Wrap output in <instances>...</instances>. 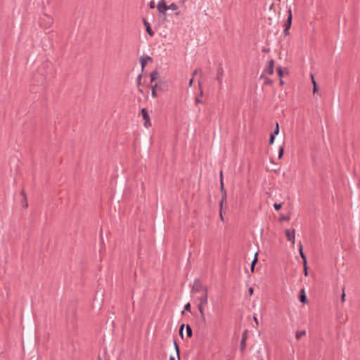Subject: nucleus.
<instances>
[{
	"label": "nucleus",
	"instance_id": "6e6552de",
	"mask_svg": "<svg viewBox=\"0 0 360 360\" xmlns=\"http://www.w3.org/2000/svg\"><path fill=\"white\" fill-rule=\"evenodd\" d=\"M285 236H286L287 240L288 241H290L292 244L295 243V229H292V230L286 229L285 230Z\"/></svg>",
	"mask_w": 360,
	"mask_h": 360
},
{
	"label": "nucleus",
	"instance_id": "39448f33",
	"mask_svg": "<svg viewBox=\"0 0 360 360\" xmlns=\"http://www.w3.org/2000/svg\"><path fill=\"white\" fill-rule=\"evenodd\" d=\"M202 285L200 279L199 278H195L193 283L192 285V292L198 293L202 291Z\"/></svg>",
	"mask_w": 360,
	"mask_h": 360
},
{
	"label": "nucleus",
	"instance_id": "0eeeda50",
	"mask_svg": "<svg viewBox=\"0 0 360 360\" xmlns=\"http://www.w3.org/2000/svg\"><path fill=\"white\" fill-rule=\"evenodd\" d=\"M223 76H224V68L222 65L220 64L217 70L216 75V80L218 82L219 86H221L223 82Z\"/></svg>",
	"mask_w": 360,
	"mask_h": 360
},
{
	"label": "nucleus",
	"instance_id": "4468645a",
	"mask_svg": "<svg viewBox=\"0 0 360 360\" xmlns=\"http://www.w3.org/2000/svg\"><path fill=\"white\" fill-rule=\"evenodd\" d=\"M311 79H312V84H313V93H314V94L317 93L319 96H321L319 92L318 84L315 81L313 75H311Z\"/></svg>",
	"mask_w": 360,
	"mask_h": 360
},
{
	"label": "nucleus",
	"instance_id": "de8ad7c7",
	"mask_svg": "<svg viewBox=\"0 0 360 360\" xmlns=\"http://www.w3.org/2000/svg\"><path fill=\"white\" fill-rule=\"evenodd\" d=\"M202 95H203V91H202V89H200V96H202Z\"/></svg>",
	"mask_w": 360,
	"mask_h": 360
},
{
	"label": "nucleus",
	"instance_id": "bb28decb",
	"mask_svg": "<svg viewBox=\"0 0 360 360\" xmlns=\"http://www.w3.org/2000/svg\"><path fill=\"white\" fill-rule=\"evenodd\" d=\"M279 133V124L278 122L276 123V127L274 129V131L271 133V134H274L275 136H277Z\"/></svg>",
	"mask_w": 360,
	"mask_h": 360
},
{
	"label": "nucleus",
	"instance_id": "7ed1b4c3",
	"mask_svg": "<svg viewBox=\"0 0 360 360\" xmlns=\"http://www.w3.org/2000/svg\"><path fill=\"white\" fill-rule=\"evenodd\" d=\"M288 18L284 22L285 29L283 30V34L285 36H286L288 34V30L290 29L291 25H292V22L293 15H292V9L290 7H289V8L288 10Z\"/></svg>",
	"mask_w": 360,
	"mask_h": 360
},
{
	"label": "nucleus",
	"instance_id": "a19ab883",
	"mask_svg": "<svg viewBox=\"0 0 360 360\" xmlns=\"http://www.w3.org/2000/svg\"><path fill=\"white\" fill-rule=\"evenodd\" d=\"M193 83V76H192V77H191V78L190 79V80H189V84H189V86H192Z\"/></svg>",
	"mask_w": 360,
	"mask_h": 360
},
{
	"label": "nucleus",
	"instance_id": "ddd939ff",
	"mask_svg": "<svg viewBox=\"0 0 360 360\" xmlns=\"http://www.w3.org/2000/svg\"><path fill=\"white\" fill-rule=\"evenodd\" d=\"M299 252H300V257L302 259V262H304L306 263L307 256L303 251V248H302V245L301 242H300V243H299Z\"/></svg>",
	"mask_w": 360,
	"mask_h": 360
},
{
	"label": "nucleus",
	"instance_id": "cd10ccee",
	"mask_svg": "<svg viewBox=\"0 0 360 360\" xmlns=\"http://www.w3.org/2000/svg\"><path fill=\"white\" fill-rule=\"evenodd\" d=\"M184 327H185V324H184V323H182V324L179 326V335L181 337V338H184V333H183V330H184Z\"/></svg>",
	"mask_w": 360,
	"mask_h": 360
},
{
	"label": "nucleus",
	"instance_id": "a18cd8bd",
	"mask_svg": "<svg viewBox=\"0 0 360 360\" xmlns=\"http://www.w3.org/2000/svg\"><path fill=\"white\" fill-rule=\"evenodd\" d=\"M21 194L24 196L25 199L26 200V195L23 190L22 191Z\"/></svg>",
	"mask_w": 360,
	"mask_h": 360
},
{
	"label": "nucleus",
	"instance_id": "e433bc0d",
	"mask_svg": "<svg viewBox=\"0 0 360 360\" xmlns=\"http://www.w3.org/2000/svg\"><path fill=\"white\" fill-rule=\"evenodd\" d=\"M195 104H197V103H202V101L198 96H195Z\"/></svg>",
	"mask_w": 360,
	"mask_h": 360
},
{
	"label": "nucleus",
	"instance_id": "393cba45",
	"mask_svg": "<svg viewBox=\"0 0 360 360\" xmlns=\"http://www.w3.org/2000/svg\"><path fill=\"white\" fill-rule=\"evenodd\" d=\"M283 154H284V146L283 145L279 148L278 158V159L282 158V157L283 156Z\"/></svg>",
	"mask_w": 360,
	"mask_h": 360
},
{
	"label": "nucleus",
	"instance_id": "f3484780",
	"mask_svg": "<svg viewBox=\"0 0 360 360\" xmlns=\"http://www.w3.org/2000/svg\"><path fill=\"white\" fill-rule=\"evenodd\" d=\"M258 261L257 259V253H255L254 259L251 262L250 269L252 272H254L255 264H257Z\"/></svg>",
	"mask_w": 360,
	"mask_h": 360
},
{
	"label": "nucleus",
	"instance_id": "b1692460",
	"mask_svg": "<svg viewBox=\"0 0 360 360\" xmlns=\"http://www.w3.org/2000/svg\"><path fill=\"white\" fill-rule=\"evenodd\" d=\"M178 8H179L178 6L174 3H172L171 4L167 5V10L176 11Z\"/></svg>",
	"mask_w": 360,
	"mask_h": 360
},
{
	"label": "nucleus",
	"instance_id": "9d476101",
	"mask_svg": "<svg viewBox=\"0 0 360 360\" xmlns=\"http://www.w3.org/2000/svg\"><path fill=\"white\" fill-rule=\"evenodd\" d=\"M143 23L144 25V27H146V33L150 36V37H153L154 34H155V32H153V30L151 29L150 27V23L145 19V18H143Z\"/></svg>",
	"mask_w": 360,
	"mask_h": 360
},
{
	"label": "nucleus",
	"instance_id": "2f4dec72",
	"mask_svg": "<svg viewBox=\"0 0 360 360\" xmlns=\"http://www.w3.org/2000/svg\"><path fill=\"white\" fill-rule=\"evenodd\" d=\"M274 207L276 211H279L282 207V203H274Z\"/></svg>",
	"mask_w": 360,
	"mask_h": 360
},
{
	"label": "nucleus",
	"instance_id": "20e7f679",
	"mask_svg": "<svg viewBox=\"0 0 360 360\" xmlns=\"http://www.w3.org/2000/svg\"><path fill=\"white\" fill-rule=\"evenodd\" d=\"M141 115L144 120L143 125L145 127L148 128L151 126L150 115L146 108H142L141 110Z\"/></svg>",
	"mask_w": 360,
	"mask_h": 360
},
{
	"label": "nucleus",
	"instance_id": "473e14b6",
	"mask_svg": "<svg viewBox=\"0 0 360 360\" xmlns=\"http://www.w3.org/2000/svg\"><path fill=\"white\" fill-rule=\"evenodd\" d=\"M276 136H275L274 134H270L269 139V144L274 143Z\"/></svg>",
	"mask_w": 360,
	"mask_h": 360
},
{
	"label": "nucleus",
	"instance_id": "1a4fd4ad",
	"mask_svg": "<svg viewBox=\"0 0 360 360\" xmlns=\"http://www.w3.org/2000/svg\"><path fill=\"white\" fill-rule=\"evenodd\" d=\"M274 60L271 59L269 60L268 65L264 68V72L271 75L274 74Z\"/></svg>",
	"mask_w": 360,
	"mask_h": 360
},
{
	"label": "nucleus",
	"instance_id": "37998d69",
	"mask_svg": "<svg viewBox=\"0 0 360 360\" xmlns=\"http://www.w3.org/2000/svg\"><path fill=\"white\" fill-rule=\"evenodd\" d=\"M262 51V52H269V49L263 48Z\"/></svg>",
	"mask_w": 360,
	"mask_h": 360
},
{
	"label": "nucleus",
	"instance_id": "423d86ee",
	"mask_svg": "<svg viewBox=\"0 0 360 360\" xmlns=\"http://www.w3.org/2000/svg\"><path fill=\"white\" fill-rule=\"evenodd\" d=\"M157 9L160 14H166V11H167V5L165 3V0H160L158 1L157 5Z\"/></svg>",
	"mask_w": 360,
	"mask_h": 360
},
{
	"label": "nucleus",
	"instance_id": "c03bdc74",
	"mask_svg": "<svg viewBox=\"0 0 360 360\" xmlns=\"http://www.w3.org/2000/svg\"><path fill=\"white\" fill-rule=\"evenodd\" d=\"M279 84H280L281 85H283V84H284V82H283V80L282 79V78H280Z\"/></svg>",
	"mask_w": 360,
	"mask_h": 360
},
{
	"label": "nucleus",
	"instance_id": "c9c22d12",
	"mask_svg": "<svg viewBox=\"0 0 360 360\" xmlns=\"http://www.w3.org/2000/svg\"><path fill=\"white\" fill-rule=\"evenodd\" d=\"M200 72V74H202V70L201 69H195L193 73V76H194L195 75H196L197 73Z\"/></svg>",
	"mask_w": 360,
	"mask_h": 360
},
{
	"label": "nucleus",
	"instance_id": "58836bf2",
	"mask_svg": "<svg viewBox=\"0 0 360 360\" xmlns=\"http://www.w3.org/2000/svg\"><path fill=\"white\" fill-rule=\"evenodd\" d=\"M155 2L153 1H151L150 3H149V8L153 9L155 8Z\"/></svg>",
	"mask_w": 360,
	"mask_h": 360
},
{
	"label": "nucleus",
	"instance_id": "c756f323",
	"mask_svg": "<svg viewBox=\"0 0 360 360\" xmlns=\"http://www.w3.org/2000/svg\"><path fill=\"white\" fill-rule=\"evenodd\" d=\"M248 330L246 329L245 330H243V333H242V337H241V340H246L247 341V339H248Z\"/></svg>",
	"mask_w": 360,
	"mask_h": 360
},
{
	"label": "nucleus",
	"instance_id": "ea45409f",
	"mask_svg": "<svg viewBox=\"0 0 360 360\" xmlns=\"http://www.w3.org/2000/svg\"><path fill=\"white\" fill-rule=\"evenodd\" d=\"M141 77H142V75H139L136 79V81H137V84L138 85H140L141 84Z\"/></svg>",
	"mask_w": 360,
	"mask_h": 360
},
{
	"label": "nucleus",
	"instance_id": "09e8293b",
	"mask_svg": "<svg viewBox=\"0 0 360 360\" xmlns=\"http://www.w3.org/2000/svg\"><path fill=\"white\" fill-rule=\"evenodd\" d=\"M254 321L258 323L257 318L256 316H254Z\"/></svg>",
	"mask_w": 360,
	"mask_h": 360
},
{
	"label": "nucleus",
	"instance_id": "f704fd0d",
	"mask_svg": "<svg viewBox=\"0 0 360 360\" xmlns=\"http://www.w3.org/2000/svg\"><path fill=\"white\" fill-rule=\"evenodd\" d=\"M222 210H223V208L219 207V217H220V219H221V221H224V217H223V214H222Z\"/></svg>",
	"mask_w": 360,
	"mask_h": 360
},
{
	"label": "nucleus",
	"instance_id": "a211bd4d",
	"mask_svg": "<svg viewBox=\"0 0 360 360\" xmlns=\"http://www.w3.org/2000/svg\"><path fill=\"white\" fill-rule=\"evenodd\" d=\"M186 336L187 338H191L193 335V330L189 324H187L186 326Z\"/></svg>",
	"mask_w": 360,
	"mask_h": 360
},
{
	"label": "nucleus",
	"instance_id": "6ab92c4d",
	"mask_svg": "<svg viewBox=\"0 0 360 360\" xmlns=\"http://www.w3.org/2000/svg\"><path fill=\"white\" fill-rule=\"evenodd\" d=\"M245 348H246V340H240V346H239L240 352L241 353H243Z\"/></svg>",
	"mask_w": 360,
	"mask_h": 360
},
{
	"label": "nucleus",
	"instance_id": "f257e3e1",
	"mask_svg": "<svg viewBox=\"0 0 360 360\" xmlns=\"http://www.w3.org/2000/svg\"><path fill=\"white\" fill-rule=\"evenodd\" d=\"M197 300L199 301V304H198V309L200 314L201 320L205 323L206 320L204 307L207 304L208 297L206 295H202L200 297H198Z\"/></svg>",
	"mask_w": 360,
	"mask_h": 360
},
{
	"label": "nucleus",
	"instance_id": "412c9836",
	"mask_svg": "<svg viewBox=\"0 0 360 360\" xmlns=\"http://www.w3.org/2000/svg\"><path fill=\"white\" fill-rule=\"evenodd\" d=\"M306 334V331L304 330H297L295 333V338L296 339L299 340L301 338L303 335Z\"/></svg>",
	"mask_w": 360,
	"mask_h": 360
},
{
	"label": "nucleus",
	"instance_id": "f03ea898",
	"mask_svg": "<svg viewBox=\"0 0 360 360\" xmlns=\"http://www.w3.org/2000/svg\"><path fill=\"white\" fill-rule=\"evenodd\" d=\"M219 184L220 192L221 193V199L219 202V207L223 208V205L226 201L227 193L224 188L222 170H221L219 172Z\"/></svg>",
	"mask_w": 360,
	"mask_h": 360
},
{
	"label": "nucleus",
	"instance_id": "f8f14e48",
	"mask_svg": "<svg viewBox=\"0 0 360 360\" xmlns=\"http://www.w3.org/2000/svg\"><path fill=\"white\" fill-rule=\"evenodd\" d=\"M299 300L302 304H306L308 302V300H307V295H306V293H305L304 289H302L300 291Z\"/></svg>",
	"mask_w": 360,
	"mask_h": 360
},
{
	"label": "nucleus",
	"instance_id": "3c124183",
	"mask_svg": "<svg viewBox=\"0 0 360 360\" xmlns=\"http://www.w3.org/2000/svg\"><path fill=\"white\" fill-rule=\"evenodd\" d=\"M98 360H102L101 356H98Z\"/></svg>",
	"mask_w": 360,
	"mask_h": 360
},
{
	"label": "nucleus",
	"instance_id": "c85d7f7f",
	"mask_svg": "<svg viewBox=\"0 0 360 360\" xmlns=\"http://www.w3.org/2000/svg\"><path fill=\"white\" fill-rule=\"evenodd\" d=\"M303 262V267H304V274L305 276L308 275V267H307V261H306V263L304 262Z\"/></svg>",
	"mask_w": 360,
	"mask_h": 360
},
{
	"label": "nucleus",
	"instance_id": "8fccbe9b",
	"mask_svg": "<svg viewBox=\"0 0 360 360\" xmlns=\"http://www.w3.org/2000/svg\"><path fill=\"white\" fill-rule=\"evenodd\" d=\"M27 206H28V204H27V202H25V207H27Z\"/></svg>",
	"mask_w": 360,
	"mask_h": 360
},
{
	"label": "nucleus",
	"instance_id": "4c0bfd02",
	"mask_svg": "<svg viewBox=\"0 0 360 360\" xmlns=\"http://www.w3.org/2000/svg\"><path fill=\"white\" fill-rule=\"evenodd\" d=\"M248 293L250 294V295H252L253 293H254V288L252 287H250L248 288Z\"/></svg>",
	"mask_w": 360,
	"mask_h": 360
},
{
	"label": "nucleus",
	"instance_id": "4be33fe9",
	"mask_svg": "<svg viewBox=\"0 0 360 360\" xmlns=\"http://www.w3.org/2000/svg\"><path fill=\"white\" fill-rule=\"evenodd\" d=\"M261 78L264 79V85H271L273 83L272 79H269L267 77H264L263 75H261Z\"/></svg>",
	"mask_w": 360,
	"mask_h": 360
},
{
	"label": "nucleus",
	"instance_id": "5701e85b",
	"mask_svg": "<svg viewBox=\"0 0 360 360\" xmlns=\"http://www.w3.org/2000/svg\"><path fill=\"white\" fill-rule=\"evenodd\" d=\"M158 87V84H155L154 86H152L151 89V96L153 98H156L158 96L156 88Z\"/></svg>",
	"mask_w": 360,
	"mask_h": 360
},
{
	"label": "nucleus",
	"instance_id": "72a5a7b5",
	"mask_svg": "<svg viewBox=\"0 0 360 360\" xmlns=\"http://www.w3.org/2000/svg\"><path fill=\"white\" fill-rule=\"evenodd\" d=\"M202 290L204 292L203 295H206L208 297V288L207 286L202 287Z\"/></svg>",
	"mask_w": 360,
	"mask_h": 360
},
{
	"label": "nucleus",
	"instance_id": "dca6fc26",
	"mask_svg": "<svg viewBox=\"0 0 360 360\" xmlns=\"http://www.w3.org/2000/svg\"><path fill=\"white\" fill-rule=\"evenodd\" d=\"M174 349H175V351H176V356H177V359L178 360H181L180 359V349H179V347L176 342V341L175 340H174Z\"/></svg>",
	"mask_w": 360,
	"mask_h": 360
},
{
	"label": "nucleus",
	"instance_id": "603ef678",
	"mask_svg": "<svg viewBox=\"0 0 360 360\" xmlns=\"http://www.w3.org/2000/svg\"><path fill=\"white\" fill-rule=\"evenodd\" d=\"M187 1V0H181V1H182L183 3H184V2H185V1Z\"/></svg>",
	"mask_w": 360,
	"mask_h": 360
},
{
	"label": "nucleus",
	"instance_id": "2eb2a0df",
	"mask_svg": "<svg viewBox=\"0 0 360 360\" xmlns=\"http://www.w3.org/2000/svg\"><path fill=\"white\" fill-rule=\"evenodd\" d=\"M158 77H159V73L157 70H154L150 74V82H155V80H157L158 79Z\"/></svg>",
	"mask_w": 360,
	"mask_h": 360
},
{
	"label": "nucleus",
	"instance_id": "7c9ffc66",
	"mask_svg": "<svg viewBox=\"0 0 360 360\" xmlns=\"http://www.w3.org/2000/svg\"><path fill=\"white\" fill-rule=\"evenodd\" d=\"M290 217L288 215H281V217L279 218V221H288V220H290Z\"/></svg>",
	"mask_w": 360,
	"mask_h": 360
},
{
	"label": "nucleus",
	"instance_id": "79ce46f5",
	"mask_svg": "<svg viewBox=\"0 0 360 360\" xmlns=\"http://www.w3.org/2000/svg\"><path fill=\"white\" fill-rule=\"evenodd\" d=\"M345 292H343L342 295H341V301L342 302H344L345 301Z\"/></svg>",
	"mask_w": 360,
	"mask_h": 360
},
{
	"label": "nucleus",
	"instance_id": "aec40b11",
	"mask_svg": "<svg viewBox=\"0 0 360 360\" xmlns=\"http://www.w3.org/2000/svg\"><path fill=\"white\" fill-rule=\"evenodd\" d=\"M184 311H188V312L192 313L191 305L190 302H188L184 305V310L181 311V314H184Z\"/></svg>",
	"mask_w": 360,
	"mask_h": 360
},
{
	"label": "nucleus",
	"instance_id": "49530a36",
	"mask_svg": "<svg viewBox=\"0 0 360 360\" xmlns=\"http://www.w3.org/2000/svg\"><path fill=\"white\" fill-rule=\"evenodd\" d=\"M169 360H175V358L173 356H170Z\"/></svg>",
	"mask_w": 360,
	"mask_h": 360
},
{
	"label": "nucleus",
	"instance_id": "9b49d317",
	"mask_svg": "<svg viewBox=\"0 0 360 360\" xmlns=\"http://www.w3.org/2000/svg\"><path fill=\"white\" fill-rule=\"evenodd\" d=\"M152 60H153L152 57H150L149 56L140 58V64L141 66L142 71L144 70L148 61H151Z\"/></svg>",
	"mask_w": 360,
	"mask_h": 360
},
{
	"label": "nucleus",
	"instance_id": "a878e982",
	"mask_svg": "<svg viewBox=\"0 0 360 360\" xmlns=\"http://www.w3.org/2000/svg\"><path fill=\"white\" fill-rule=\"evenodd\" d=\"M276 72L280 78H282L283 77V70L282 67L279 66L276 68Z\"/></svg>",
	"mask_w": 360,
	"mask_h": 360
}]
</instances>
